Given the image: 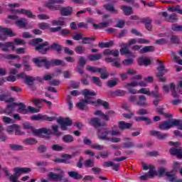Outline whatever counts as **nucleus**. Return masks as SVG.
Returning a JSON list of instances; mask_svg holds the SVG:
<instances>
[{"label":"nucleus","mask_w":182,"mask_h":182,"mask_svg":"<svg viewBox=\"0 0 182 182\" xmlns=\"http://www.w3.org/2000/svg\"><path fill=\"white\" fill-rule=\"evenodd\" d=\"M165 174H166V177H168V178H169L170 181H171V182L176 181V178H177V177L176 176L175 171H171L170 172H166Z\"/></svg>","instance_id":"nucleus-42"},{"label":"nucleus","mask_w":182,"mask_h":182,"mask_svg":"<svg viewBox=\"0 0 182 182\" xmlns=\"http://www.w3.org/2000/svg\"><path fill=\"white\" fill-rule=\"evenodd\" d=\"M171 55L173 56V60H175V62H176V63H178V65H182V60L180 59V57L176 55V53L172 51Z\"/></svg>","instance_id":"nucleus-64"},{"label":"nucleus","mask_w":182,"mask_h":182,"mask_svg":"<svg viewBox=\"0 0 182 182\" xmlns=\"http://www.w3.org/2000/svg\"><path fill=\"white\" fill-rule=\"evenodd\" d=\"M91 124L97 130L100 129V127H105L107 126L106 123H102V122H101L100 119L97 118V117L92 118L91 119Z\"/></svg>","instance_id":"nucleus-17"},{"label":"nucleus","mask_w":182,"mask_h":182,"mask_svg":"<svg viewBox=\"0 0 182 182\" xmlns=\"http://www.w3.org/2000/svg\"><path fill=\"white\" fill-rule=\"evenodd\" d=\"M121 9L126 16H130V15L133 14V8H132V6L123 5L121 6Z\"/></svg>","instance_id":"nucleus-29"},{"label":"nucleus","mask_w":182,"mask_h":182,"mask_svg":"<svg viewBox=\"0 0 182 182\" xmlns=\"http://www.w3.org/2000/svg\"><path fill=\"white\" fill-rule=\"evenodd\" d=\"M151 136H154L158 140H166L168 137V134L161 133L160 131L152 130L149 132Z\"/></svg>","instance_id":"nucleus-14"},{"label":"nucleus","mask_w":182,"mask_h":182,"mask_svg":"<svg viewBox=\"0 0 182 182\" xmlns=\"http://www.w3.org/2000/svg\"><path fill=\"white\" fill-rule=\"evenodd\" d=\"M43 39L42 38H34L31 41V45L35 47V50L41 53L42 55H46L48 51L49 50V43L46 41L44 43Z\"/></svg>","instance_id":"nucleus-4"},{"label":"nucleus","mask_w":182,"mask_h":182,"mask_svg":"<svg viewBox=\"0 0 182 182\" xmlns=\"http://www.w3.org/2000/svg\"><path fill=\"white\" fill-rule=\"evenodd\" d=\"M110 23H113L112 20H108L107 21L100 23V29H103V28H109Z\"/></svg>","instance_id":"nucleus-58"},{"label":"nucleus","mask_w":182,"mask_h":182,"mask_svg":"<svg viewBox=\"0 0 182 182\" xmlns=\"http://www.w3.org/2000/svg\"><path fill=\"white\" fill-rule=\"evenodd\" d=\"M150 52H154V46H147L139 50V53L144 54Z\"/></svg>","instance_id":"nucleus-35"},{"label":"nucleus","mask_w":182,"mask_h":182,"mask_svg":"<svg viewBox=\"0 0 182 182\" xmlns=\"http://www.w3.org/2000/svg\"><path fill=\"white\" fill-rule=\"evenodd\" d=\"M33 62L38 66V68H42V66H45L46 69H49L50 66H65L66 63L63 60L59 59H53L50 61H48V58H33Z\"/></svg>","instance_id":"nucleus-2"},{"label":"nucleus","mask_w":182,"mask_h":182,"mask_svg":"<svg viewBox=\"0 0 182 182\" xmlns=\"http://www.w3.org/2000/svg\"><path fill=\"white\" fill-rule=\"evenodd\" d=\"M82 95L85 96V99L76 104L77 109L80 110H83L86 106V104L92 105L95 103H97L96 106H99V105H100L101 106H103V107L106 109H110L109 102L106 101H103L100 99H98L97 101H93L94 98L92 96H96L97 95L95 91H90L88 89H85L82 91Z\"/></svg>","instance_id":"nucleus-1"},{"label":"nucleus","mask_w":182,"mask_h":182,"mask_svg":"<svg viewBox=\"0 0 182 182\" xmlns=\"http://www.w3.org/2000/svg\"><path fill=\"white\" fill-rule=\"evenodd\" d=\"M65 176V172L62 171L60 173H55L53 172H50L48 174V178L50 180H53L54 181H59V180H62V177Z\"/></svg>","instance_id":"nucleus-18"},{"label":"nucleus","mask_w":182,"mask_h":182,"mask_svg":"<svg viewBox=\"0 0 182 182\" xmlns=\"http://www.w3.org/2000/svg\"><path fill=\"white\" fill-rule=\"evenodd\" d=\"M156 62L157 63H159V65L156 68L158 70L156 77L161 82H166V78L164 75V73H167V72H168V70L166 69V67H164V61L157 60Z\"/></svg>","instance_id":"nucleus-6"},{"label":"nucleus","mask_w":182,"mask_h":182,"mask_svg":"<svg viewBox=\"0 0 182 182\" xmlns=\"http://www.w3.org/2000/svg\"><path fill=\"white\" fill-rule=\"evenodd\" d=\"M180 6L177 5L175 6H171L168 9V11L169 12H178V14H180V15H182V9H180Z\"/></svg>","instance_id":"nucleus-48"},{"label":"nucleus","mask_w":182,"mask_h":182,"mask_svg":"<svg viewBox=\"0 0 182 182\" xmlns=\"http://www.w3.org/2000/svg\"><path fill=\"white\" fill-rule=\"evenodd\" d=\"M33 82H35V78L33 77H29L28 75L26 77L25 83L28 85V86H32V85H33Z\"/></svg>","instance_id":"nucleus-56"},{"label":"nucleus","mask_w":182,"mask_h":182,"mask_svg":"<svg viewBox=\"0 0 182 182\" xmlns=\"http://www.w3.org/2000/svg\"><path fill=\"white\" fill-rule=\"evenodd\" d=\"M128 86H133V87H137L141 86V87H146L147 86V83L144 81H132L130 82V85H128Z\"/></svg>","instance_id":"nucleus-39"},{"label":"nucleus","mask_w":182,"mask_h":182,"mask_svg":"<svg viewBox=\"0 0 182 182\" xmlns=\"http://www.w3.org/2000/svg\"><path fill=\"white\" fill-rule=\"evenodd\" d=\"M136 105L137 106H141V107H144V106H147V98L144 95H139L138 97V100L136 102Z\"/></svg>","instance_id":"nucleus-22"},{"label":"nucleus","mask_w":182,"mask_h":182,"mask_svg":"<svg viewBox=\"0 0 182 182\" xmlns=\"http://www.w3.org/2000/svg\"><path fill=\"white\" fill-rule=\"evenodd\" d=\"M9 48H12V49H14V43L12 42H6L3 44V46L1 48V50L3 52H9Z\"/></svg>","instance_id":"nucleus-37"},{"label":"nucleus","mask_w":182,"mask_h":182,"mask_svg":"<svg viewBox=\"0 0 182 182\" xmlns=\"http://www.w3.org/2000/svg\"><path fill=\"white\" fill-rule=\"evenodd\" d=\"M104 8H105L106 11H108V12H112V14H119V11L114 8L113 4H107L104 5Z\"/></svg>","instance_id":"nucleus-36"},{"label":"nucleus","mask_w":182,"mask_h":182,"mask_svg":"<svg viewBox=\"0 0 182 182\" xmlns=\"http://www.w3.org/2000/svg\"><path fill=\"white\" fill-rule=\"evenodd\" d=\"M181 124L182 119H171L161 122L159 127L161 130H168V129H171V127L177 126L179 130H182Z\"/></svg>","instance_id":"nucleus-5"},{"label":"nucleus","mask_w":182,"mask_h":182,"mask_svg":"<svg viewBox=\"0 0 182 182\" xmlns=\"http://www.w3.org/2000/svg\"><path fill=\"white\" fill-rule=\"evenodd\" d=\"M38 28L41 29V31H46V29H50V25L48 23H38Z\"/></svg>","instance_id":"nucleus-57"},{"label":"nucleus","mask_w":182,"mask_h":182,"mask_svg":"<svg viewBox=\"0 0 182 182\" xmlns=\"http://www.w3.org/2000/svg\"><path fill=\"white\" fill-rule=\"evenodd\" d=\"M104 55L105 56H114V58H118L119 55V50H110V49H106L103 52Z\"/></svg>","instance_id":"nucleus-24"},{"label":"nucleus","mask_w":182,"mask_h":182,"mask_svg":"<svg viewBox=\"0 0 182 182\" xmlns=\"http://www.w3.org/2000/svg\"><path fill=\"white\" fill-rule=\"evenodd\" d=\"M49 50H55L56 52L57 55H60L62 53V50L63 49V47L59 43V42L55 41L53 44L48 47Z\"/></svg>","instance_id":"nucleus-15"},{"label":"nucleus","mask_w":182,"mask_h":182,"mask_svg":"<svg viewBox=\"0 0 182 182\" xmlns=\"http://www.w3.org/2000/svg\"><path fill=\"white\" fill-rule=\"evenodd\" d=\"M31 120L34 121L53 122V120H56V117H48V115H43L42 114H38L37 115L31 116Z\"/></svg>","instance_id":"nucleus-10"},{"label":"nucleus","mask_w":182,"mask_h":182,"mask_svg":"<svg viewBox=\"0 0 182 182\" xmlns=\"http://www.w3.org/2000/svg\"><path fill=\"white\" fill-rule=\"evenodd\" d=\"M62 140L64 143H72L75 141V138L70 134H67L63 136Z\"/></svg>","instance_id":"nucleus-45"},{"label":"nucleus","mask_w":182,"mask_h":182,"mask_svg":"<svg viewBox=\"0 0 182 182\" xmlns=\"http://www.w3.org/2000/svg\"><path fill=\"white\" fill-rule=\"evenodd\" d=\"M163 89L165 93H168L169 90H171V92H172V95L174 97H178V95L176 92V85L174 83H171L169 87L168 85H165L163 87Z\"/></svg>","instance_id":"nucleus-16"},{"label":"nucleus","mask_w":182,"mask_h":182,"mask_svg":"<svg viewBox=\"0 0 182 182\" xmlns=\"http://www.w3.org/2000/svg\"><path fill=\"white\" fill-rule=\"evenodd\" d=\"M57 123L60 124L61 130H68V126H72V119L70 118H60L57 119Z\"/></svg>","instance_id":"nucleus-11"},{"label":"nucleus","mask_w":182,"mask_h":182,"mask_svg":"<svg viewBox=\"0 0 182 182\" xmlns=\"http://www.w3.org/2000/svg\"><path fill=\"white\" fill-rule=\"evenodd\" d=\"M98 73L101 74V79H107L109 77V73H107V70L105 68H100V71H98Z\"/></svg>","instance_id":"nucleus-47"},{"label":"nucleus","mask_w":182,"mask_h":182,"mask_svg":"<svg viewBox=\"0 0 182 182\" xmlns=\"http://www.w3.org/2000/svg\"><path fill=\"white\" fill-rule=\"evenodd\" d=\"M87 70L91 72V73H99L100 72V68H97L96 67H92L90 65H87L86 67Z\"/></svg>","instance_id":"nucleus-55"},{"label":"nucleus","mask_w":182,"mask_h":182,"mask_svg":"<svg viewBox=\"0 0 182 182\" xmlns=\"http://www.w3.org/2000/svg\"><path fill=\"white\" fill-rule=\"evenodd\" d=\"M130 85V82L124 85V87H126V89H127L129 93H131V95H137L139 94V90L134 89V88H132V87H133L132 85Z\"/></svg>","instance_id":"nucleus-41"},{"label":"nucleus","mask_w":182,"mask_h":182,"mask_svg":"<svg viewBox=\"0 0 182 182\" xmlns=\"http://www.w3.org/2000/svg\"><path fill=\"white\" fill-rule=\"evenodd\" d=\"M132 123H127L124 121L119 122V129L120 130H125L127 129H130V127H132Z\"/></svg>","instance_id":"nucleus-33"},{"label":"nucleus","mask_w":182,"mask_h":182,"mask_svg":"<svg viewBox=\"0 0 182 182\" xmlns=\"http://www.w3.org/2000/svg\"><path fill=\"white\" fill-rule=\"evenodd\" d=\"M19 14L26 15V16L28 18H31L33 19H35L36 18V16L33 15V14H32V11H31V10H26L25 9H20Z\"/></svg>","instance_id":"nucleus-30"},{"label":"nucleus","mask_w":182,"mask_h":182,"mask_svg":"<svg viewBox=\"0 0 182 182\" xmlns=\"http://www.w3.org/2000/svg\"><path fill=\"white\" fill-rule=\"evenodd\" d=\"M53 26H63L65 25V21L63 20H53L52 22Z\"/></svg>","instance_id":"nucleus-54"},{"label":"nucleus","mask_w":182,"mask_h":182,"mask_svg":"<svg viewBox=\"0 0 182 182\" xmlns=\"http://www.w3.org/2000/svg\"><path fill=\"white\" fill-rule=\"evenodd\" d=\"M171 43L178 44L180 43V38L177 36H171L170 38Z\"/></svg>","instance_id":"nucleus-63"},{"label":"nucleus","mask_w":182,"mask_h":182,"mask_svg":"<svg viewBox=\"0 0 182 182\" xmlns=\"http://www.w3.org/2000/svg\"><path fill=\"white\" fill-rule=\"evenodd\" d=\"M8 6L9 8L10 12L12 14H20L21 9L16 10L15 8H19L21 6V4L19 3H14V4H9Z\"/></svg>","instance_id":"nucleus-25"},{"label":"nucleus","mask_w":182,"mask_h":182,"mask_svg":"<svg viewBox=\"0 0 182 182\" xmlns=\"http://www.w3.org/2000/svg\"><path fill=\"white\" fill-rule=\"evenodd\" d=\"M16 25L18 28H26L28 26V21L26 18H21L16 21Z\"/></svg>","instance_id":"nucleus-31"},{"label":"nucleus","mask_w":182,"mask_h":182,"mask_svg":"<svg viewBox=\"0 0 182 182\" xmlns=\"http://www.w3.org/2000/svg\"><path fill=\"white\" fill-rule=\"evenodd\" d=\"M75 50L78 55H82V53H85L86 48L82 46H77L75 47Z\"/></svg>","instance_id":"nucleus-51"},{"label":"nucleus","mask_w":182,"mask_h":182,"mask_svg":"<svg viewBox=\"0 0 182 182\" xmlns=\"http://www.w3.org/2000/svg\"><path fill=\"white\" fill-rule=\"evenodd\" d=\"M109 134H110V132H109V130H107L106 128H103L102 129H100L97 130V136L100 140H105L106 141H109V139H110V137H109Z\"/></svg>","instance_id":"nucleus-12"},{"label":"nucleus","mask_w":182,"mask_h":182,"mask_svg":"<svg viewBox=\"0 0 182 182\" xmlns=\"http://www.w3.org/2000/svg\"><path fill=\"white\" fill-rule=\"evenodd\" d=\"M113 45H114V42H113V41H111L109 42H106V43H99L98 46L99 48H112Z\"/></svg>","instance_id":"nucleus-44"},{"label":"nucleus","mask_w":182,"mask_h":182,"mask_svg":"<svg viewBox=\"0 0 182 182\" xmlns=\"http://www.w3.org/2000/svg\"><path fill=\"white\" fill-rule=\"evenodd\" d=\"M121 55H128V56H134V54L130 52L129 50V44L125 43L122 45V48L120 49Z\"/></svg>","instance_id":"nucleus-26"},{"label":"nucleus","mask_w":182,"mask_h":182,"mask_svg":"<svg viewBox=\"0 0 182 182\" xmlns=\"http://www.w3.org/2000/svg\"><path fill=\"white\" fill-rule=\"evenodd\" d=\"M23 128L26 129V130H31V132L33 133L34 136H38L41 139H50L49 134H52V130L48 128H41L36 129L33 128V127L31 126V124H23Z\"/></svg>","instance_id":"nucleus-3"},{"label":"nucleus","mask_w":182,"mask_h":182,"mask_svg":"<svg viewBox=\"0 0 182 182\" xmlns=\"http://www.w3.org/2000/svg\"><path fill=\"white\" fill-rule=\"evenodd\" d=\"M25 144L32 145V144H36L38 143V141L36 139L33 138H27L24 140Z\"/></svg>","instance_id":"nucleus-59"},{"label":"nucleus","mask_w":182,"mask_h":182,"mask_svg":"<svg viewBox=\"0 0 182 182\" xmlns=\"http://www.w3.org/2000/svg\"><path fill=\"white\" fill-rule=\"evenodd\" d=\"M68 174L71 178H74L75 180H80V178H83V176L76 171H69Z\"/></svg>","instance_id":"nucleus-40"},{"label":"nucleus","mask_w":182,"mask_h":182,"mask_svg":"<svg viewBox=\"0 0 182 182\" xmlns=\"http://www.w3.org/2000/svg\"><path fill=\"white\" fill-rule=\"evenodd\" d=\"M94 114L95 116H99V117H101L102 119H103V120H105V122H109V115L103 113V112H102V110H96L94 112Z\"/></svg>","instance_id":"nucleus-32"},{"label":"nucleus","mask_w":182,"mask_h":182,"mask_svg":"<svg viewBox=\"0 0 182 182\" xmlns=\"http://www.w3.org/2000/svg\"><path fill=\"white\" fill-rule=\"evenodd\" d=\"M152 22L153 19H151L150 17H145L141 19V23H144V25H148Z\"/></svg>","instance_id":"nucleus-61"},{"label":"nucleus","mask_w":182,"mask_h":182,"mask_svg":"<svg viewBox=\"0 0 182 182\" xmlns=\"http://www.w3.org/2000/svg\"><path fill=\"white\" fill-rule=\"evenodd\" d=\"M104 167H112V170L114 171H119V168L120 167V164H114L112 161H106L103 164Z\"/></svg>","instance_id":"nucleus-27"},{"label":"nucleus","mask_w":182,"mask_h":182,"mask_svg":"<svg viewBox=\"0 0 182 182\" xmlns=\"http://www.w3.org/2000/svg\"><path fill=\"white\" fill-rule=\"evenodd\" d=\"M158 15H159V16H164V18H166V21H167V22L174 23V22H177V21H178V17L177 16V14H171L168 16V14H167V12H166V11H164V12L159 13Z\"/></svg>","instance_id":"nucleus-13"},{"label":"nucleus","mask_w":182,"mask_h":182,"mask_svg":"<svg viewBox=\"0 0 182 182\" xmlns=\"http://www.w3.org/2000/svg\"><path fill=\"white\" fill-rule=\"evenodd\" d=\"M18 105L16 102H11V104H9L5 109L2 110L3 113H5L6 114H11L15 110L16 106Z\"/></svg>","instance_id":"nucleus-20"},{"label":"nucleus","mask_w":182,"mask_h":182,"mask_svg":"<svg viewBox=\"0 0 182 182\" xmlns=\"http://www.w3.org/2000/svg\"><path fill=\"white\" fill-rule=\"evenodd\" d=\"M0 33H1L0 34V41H2L3 42L8 38L7 36H10V38L15 36L14 31H12L11 28H4L1 26Z\"/></svg>","instance_id":"nucleus-9"},{"label":"nucleus","mask_w":182,"mask_h":182,"mask_svg":"<svg viewBox=\"0 0 182 182\" xmlns=\"http://www.w3.org/2000/svg\"><path fill=\"white\" fill-rule=\"evenodd\" d=\"M16 106H18V109H17L18 113H21L22 114H27L28 109H26V105L22 102H20Z\"/></svg>","instance_id":"nucleus-34"},{"label":"nucleus","mask_w":182,"mask_h":182,"mask_svg":"<svg viewBox=\"0 0 182 182\" xmlns=\"http://www.w3.org/2000/svg\"><path fill=\"white\" fill-rule=\"evenodd\" d=\"M85 167H95V161L92 159H88L84 163Z\"/></svg>","instance_id":"nucleus-62"},{"label":"nucleus","mask_w":182,"mask_h":182,"mask_svg":"<svg viewBox=\"0 0 182 182\" xmlns=\"http://www.w3.org/2000/svg\"><path fill=\"white\" fill-rule=\"evenodd\" d=\"M78 152H74L72 155L65 154L63 155V163H65V164H70V159L73 157H75V156L77 154Z\"/></svg>","instance_id":"nucleus-28"},{"label":"nucleus","mask_w":182,"mask_h":182,"mask_svg":"<svg viewBox=\"0 0 182 182\" xmlns=\"http://www.w3.org/2000/svg\"><path fill=\"white\" fill-rule=\"evenodd\" d=\"M169 144H171V146H174V147L171 148L169 150L171 156H176L178 159H182V147L180 146V142L174 143L170 141Z\"/></svg>","instance_id":"nucleus-8"},{"label":"nucleus","mask_w":182,"mask_h":182,"mask_svg":"<svg viewBox=\"0 0 182 182\" xmlns=\"http://www.w3.org/2000/svg\"><path fill=\"white\" fill-rule=\"evenodd\" d=\"M88 59L91 62L100 60V59H102V54L97 53V54H95V55H88Z\"/></svg>","instance_id":"nucleus-46"},{"label":"nucleus","mask_w":182,"mask_h":182,"mask_svg":"<svg viewBox=\"0 0 182 182\" xmlns=\"http://www.w3.org/2000/svg\"><path fill=\"white\" fill-rule=\"evenodd\" d=\"M138 64L139 66H149L151 65V60L147 57H141L138 59Z\"/></svg>","instance_id":"nucleus-23"},{"label":"nucleus","mask_w":182,"mask_h":182,"mask_svg":"<svg viewBox=\"0 0 182 182\" xmlns=\"http://www.w3.org/2000/svg\"><path fill=\"white\" fill-rule=\"evenodd\" d=\"M148 175L149 178H154V176H159V173H157V171H156V168H154V166L149 165V171Z\"/></svg>","instance_id":"nucleus-38"},{"label":"nucleus","mask_w":182,"mask_h":182,"mask_svg":"<svg viewBox=\"0 0 182 182\" xmlns=\"http://www.w3.org/2000/svg\"><path fill=\"white\" fill-rule=\"evenodd\" d=\"M135 120L136 122H145L146 123V124H151V119H150L146 117H135Z\"/></svg>","instance_id":"nucleus-49"},{"label":"nucleus","mask_w":182,"mask_h":182,"mask_svg":"<svg viewBox=\"0 0 182 182\" xmlns=\"http://www.w3.org/2000/svg\"><path fill=\"white\" fill-rule=\"evenodd\" d=\"M60 11L62 16H69L73 14V9L70 6L62 7L61 6Z\"/></svg>","instance_id":"nucleus-19"},{"label":"nucleus","mask_w":182,"mask_h":182,"mask_svg":"<svg viewBox=\"0 0 182 182\" xmlns=\"http://www.w3.org/2000/svg\"><path fill=\"white\" fill-rule=\"evenodd\" d=\"M111 95H114V96H124L126 95V91L123 90H117L115 92L109 91Z\"/></svg>","instance_id":"nucleus-53"},{"label":"nucleus","mask_w":182,"mask_h":182,"mask_svg":"<svg viewBox=\"0 0 182 182\" xmlns=\"http://www.w3.org/2000/svg\"><path fill=\"white\" fill-rule=\"evenodd\" d=\"M119 79L114 78V80H110L107 82L108 87H114L117 86Z\"/></svg>","instance_id":"nucleus-52"},{"label":"nucleus","mask_w":182,"mask_h":182,"mask_svg":"<svg viewBox=\"0 0 182 182\" xmlns=\"http://www.w3.org/2000/svg\"><path fill=\"white\" fill-rule=\"evenodd\" d=\"M9 147L11 150H13L14 151H21V150H23V146L19 144H9Z\"/></svg>","instance_id":"nucleus-43"},{"label":"nucleus","mask_w":182,"mask_h":182,"mask_svg":"<svg viewBox=\"0 0 182 182\" xmlns=\"http://www.w3.org/2000/svg\"><path fill=\"white\" fill-rule=\"evenodd\" d=\"M15 101L13 97H11L10 94L0 95V102H5L6 103H12Z\"/></svg>","instance_id":"nucleus-21"},{"label":"nucleus","mask_w":182,"mask_h":182,"mask_svg":"<svg viewBox=\"0 0 182 182\" xmlns=\"http://www.w3.org/2000/svg\"><path fill=\"white\" fill-rule=\"evenodd\" d=\"M92 81L95 85L97 86H100V87H102V81L100 80V78L98 77H92Z\"/></svg>","instance_id":"nucleus-60"},{"label":"nucleus","mask_w":182,"mask_h":182,"mask_svg":"<svg viewBox=\"0 0 182 182\" xmlns=\"http://www.w3.org/2000/svg\"><path fill=\"white\" fill-rule=\"evenodd\" d=\"M62 4H65V0H50L46 2L45 6L50 11H60Z\"/></svg>","instance_id":"nucleus-7"},{"label":"nucleus","mask_w":182,"mask_h":182,"mask_svg":"<svg viewBox=\"0 0 182 182\" xmlns=\"http://www.w3.org/2000/svg\"><path fill=\"white\" fill-rule=\"evenodd\" d=\"M51 129L53 132L51 131V134H54L55 136H62V132H59L58 131L59 127H58V125H53Z\"/></svg>","instance_id":"nucleus-50"}]
</instances>
